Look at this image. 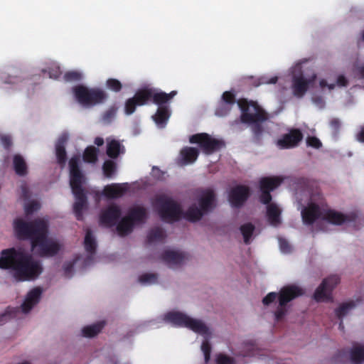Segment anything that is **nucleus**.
<instances>
[{"mask_svg": "<svg viewBox=\"0 0 364 364\" xmlns=\"http://www.w3.org/2000/svg\"><path fill=\"white\" fill-rule=\"evenodd\" d=\"M296 198L299 205L308 200L306 205L301 208V215L304 224H315L317 229L328 231L333 225H340L353 220L339 212L329 209L318 191H297Z\"/></svg>", "mask_w": 364, "mask_h": 364, "instance_id": "nucleus-1", "label": "nucleus"}, {"mask_svg": "<svg viewBox=\"0 0 364 364\" xmlns=\"http://www.w3.org/2000/svg\"><path fill=\"white\" fill-rule=\"evenodd\" d=\"M47 228V220L45 219L39 218L31 223H26L22 219H16L14 222L15 233L19 238L31 240L35 254L51 257L61 251L63 245L59 240L48 237Z\"/></svg>", "mask_w": 364, "mask_h": 364, "instance_id": "nucleus-2", "label": "nucleus"}, {"mask_svg": "<svg viewBox=\"0 0 364 364\" xmlns=\"http://www.w3.org/2000/svg\"><path fill=\"white\" fill-rule=\"evenodd\" d=\"M0 268L9 270L18 282L36 279L43 272L41 262L22 248H9L1 252Z\"/></svg>", "mask_w": 364, "mask_h": 364, "instance_id": "nucleus-3", "label": "nucleus"}, {"mask_svg": "<svg viewBox=\"0 0 364 364\" xmlns=\"http://www.w3.org/2000/svg\"><path fill=\"white\" fill-rule=\"evenodd\" d=\"M164 320L173 326H185L202 336L204 338L201 345V350L203 353L205 361L207 363L210 359V346L208 343L212 337L211 329L201 320L191 318L186 314L178 311H170L164 316Z\"/></svg>", "mask_w": 364, "mask_h": 364, "instance_id": "nucleus-4", "label": "nucleus"}, {"mask_svg": "<svg viewBox=\"0 0 364 364\" xmlns=\"http://www.w3.org/2000/svg\"><path fill=\"white\" fill-rule=\"evenodd\" d=\"M303 294V290L295 285H288L282 288L279 293L270 292L262 300L265 306L273 305L275 320L282 321L288 314V303Z\"/></svg>", "mask_w": 364, "mask_h": 364, "instance_id": "nucleus-5", "label": "nucleus"}, {"mask_svg": "<svg viewBox=\"0 0 364 364\" xmlns=\"http://www.w3.org/2000/svg\"><path fill=\"white\" fill-rule=\"evenodd\" d=\"M80 161V157L75 156L69 161L70 185L75 198L73 211L77 220L82 218V212L87 208V199L82 188L85 180L78 168Z\"/></svg>", "mask_w": 364, "mask_h": 364, "instance_id": "nucleus-6", "label": "nucleus"}, {"mask_svg": "<svg viewBox=\"0 0 364 364\" xmlns=\"http://www.w3.org/2000/svg\"><path fill=\"white\" fill-rule=\"evenodd\" d=\"M283 178L279 176L262 178L259 181L261 196L260 201L267 206V218L270 225L277 226L281 223V209L274 203H270L272 196L271 191L278 187Z\"/></svg>", "mask_w": 364, "mask_h": 364, "instance_id": "nucleus-7", "label": "nucleus"}, {"mask_svg": "<svg viewBox=\"0 0 364 364\" xmlns=\"http://www.w3.org/2000/svg\"><path fill=\"white\" fill-rule=\"evenodd\" d=\"M306 61H301L296 63L290 69L292 76L291 90L293 95L299 98L302 97L308 89L311 87L316 79V74L314 70L309 69L303 70L302 64Z\"/></svg>", "mask_w": 364, "mask_h": 364, "instance_id": "nucleus-8", "label": "nucleus"}, {"mask_svg": "<svg viewBox=\"0 0 364 364\" xmlns=\"http://www.w3.org/2000/svg\"><path fill=\"white\" fill-rule=\"evenodd\" d=\"M176 95V91H172L170 94H166L161 92H155V90L151 89L139 90L133 97L126 102L124 107L125 113L127 114H132L135 111L136 106L145 105L151 97L154 99V103L162 105L171 100Z\"/></svg>", "mask_w": 364, "mask_h": 364, "instance_id": "nucleus-9", "label": "nucleus"}, {"mask_svg": "<svg viewBox=\"0 0 364 364\" xmlns=\"http://www.w3.org/2000/svg\"><path fill=\"white\" fill-rule=\"evenodd\" d=\"M215 206V194L211 190H205L198 196V205H191L184 213L183 217L190 221H196Z\"/></svg>", "mask_w": 364, "mask_h": 364, "instance_id": "nucleus-10", "label": "nucleus"}, {"mask_svg": "<svg viewBox=\"0 0 364 364\" xmlns=\"http://www.w3.org/2000/svg\"><path fill=\"white\" fill-rule=\"evenodd\" d=\"M75 99L84 107H91L103 102L107 94L100 89H89L84 85H77L73 88Z\"/></svg>", "mask_w": 364, "mask_h": 364, "instance_id": "nucleus-11", "label": "nucleus"}, {"mask_svg": "<svg viewBox=\"0 0 364 364\" xmlns=\"http://www.w3.org/2000/svg\"><path fill=\"white\" fill-rule=\"evenodd\" d=\"M146 210L140 205L132 207L127 216L124 217L117 226V232L121 235L129 234L134 225L143 223L146 218Z\"/></svg>", "mask_w": 364, "mask_h": 364, "instance_id": "nucleus-12", "label": "nucleus"}, {"mask_svg": "<svg viewBox=\"0 0 364 364\" xmlns=\"http://www.w3.org/2000/svg\"><path fill=\"white\" fill-rule=\"evenodd\" d=\"M155 205L161 218L166 222H173L181 218V211L179 207L166 195L158 196Z\"/></svg>", "mask_w": 364, "mask_h": 364, "instance_id": "nucleus-13", "label": "nucleus"}, {"mask_svg": "<svg viewBox=\"0 0 364 364\" xmlns=\"http://www.w3.org/2000/svg\"><path fill=\"white\" fill-rule=\"evenodd\" d=\"M237 105L242 111V122L253 124L267 119L266 113L256 102L240 100L237 102Z\"/></svg>", "mask_w": 364, "mask_h": 364, "instance_id": "nucleus-14", "label": "nucleus"}, {"mask_svg": "<svg viewBox=\"0 0 364 364\" xmlns=\"http://www.w3.org/2000/svg\"><path fill=\"white\" fill-rule=\"evenodd\" d=\"M189 141L192 144H198L203 152L207 154H210L224 146L222 141L213 138L204 133L191 136Z\"/></svg>", "mask_w": 364, "mask_h": 364, "instance_id": "nucleus-15", "label": "nucleus"}, {"mask_svg": "<svg viewBox=\"0 0 364 364\" xmlns=\"http://www.w3.org/2000/svg\"><path fill=\"white\" fill-rule=\"evenodd\" d=\"M190 258L188 253L179 250L168 248L161 255L162 261L170 268H177L186 263Z\"/></svg>", "mask_w": 364, "mask_h": 364, "instance_id": "nucleus-16", "label": "nucleus"}, {"mask_svg": "<svg viewBox=\"0 0 364 364\" xmlns=\"http://www.w3.org/2000/svg\"><path fill=\"white\" fill-rule=\"evenodd\" d=\"M340 279L337 276H331L324 279L322 284L316 289L314 293V299L317 301H326L331 299L333 289L339 283Z\"/></svg>", "mask_w": 364, "mask_h": 364, "instance_id": "nucleus-17", "label": "nucleus"}, {"mask_svg": "<svg viewBox=\"0 0 364 364\" xmlns=\"http://www.w3.org/2000/svg\"><path fill=\"white\" fill-rule=\"evenodd\" d=\"M302 139L303 134L301 131L292 129L288 133L281 136L276 141V145L280 149H291L298 146Z\"/></svg>", "mask_w": 364, "mask_h": 364, "instance_id": "nucleus-18", "label": "nucleus"}, {"mask_svg": "<svg viewBox=\"0 0 364 364\" xmlns=\"http://www.w3.org/2000/svg\"><path fill=\"white\" fill-rule=\"evenodd\" d=\"M121 215V210L117 205H111L105 208L100 217V223L106 227H112L117 224Z\"/></svg>", "mask_w": 364, "mask_h": 364, "instance_id": "nucleus-19", "label": "nucleus"}, {"mask_svg": "<svg viewBox=\"0 0 364 364\" xmlns=\"http://www.w3.org/2000/svg\"><path fill=\"white\" fill-rule=\"evenodd\" d=\"M249 196V189L245 186L232 188L229 194V201L232 206L238 207L243 204Z\"/></svg>", "mask_w": 364, "mask_h": 364, "instance_id": "nucleus-20", "label": "nucleus"}, {"mask_svg": "<svg viewBox=\"0 0 364 364\" xmlns=\"http://www.w3.org/2000/svg\"><path fill=\"white\" fill-rule=\"evenodd\" d=\"M41 292L42 291L40 288H35L28 293L21 305L23 312L28 313L30 311V310L39 301Z\"/></svg>", "mask_w": 364, "mask_h": 364, "instance_id": "nucleus-21", "label": "nucleus"}, {"mask_svg": "<svg viewBox=\"0 0 364 364\" xmlns=\"http://www.w3.org/2000/svg\"><path fill=\"white\" fill-rule=\"evenodd\" d=\"M127 189V183H114L105 186L103 193L107 197L114 198L122 196Z\"/></svg>", "mask_w": 364, "mask_h": 364, "instance_id": "nucleus-22", "label": "nucleus"}, {"mask_svg": "<svg viewBox=\"0 0 364 364\" xmlns=\"http://www.w3.org/2000/svg\"><path fill=\"white\" fill-rule=\"evenodd\" d=\"M107 154L111 158H117L119 154H124V147L121 143L109 137L107 139Z\"/></svg>", "mask_w": 364, "mask_h": 364, "instance_id": "nucleus-23", "label": "nucleus"}, {"mask_svg": "<svg viewBox=\"0 0 364 364\" xmlns=\"http://www.w3.org/2000/svg\"><path fill=\"white\" fill-rule=\"evenodd\" d=\"M223 102L216 109L215 114L219 117L225 116L230 110V106L235 103L234 95L230 92H225L223 95Z\"/></svg>", "mask_w": 364, "mask_h": 364, "instance_id": "nucleus-24", "label": "nucleus"}, {"mask_svg": "<svg viewBox=\"0 0 364 364\" xmlns=\"http://www.w3.org/2000/svg\"><path fill=\"white\" fill-rule=\"evenodd\" d=\"M198 150L193 147H185L180 152V162L182 165L192 164L196 161Z\"/></svg>", "mask_w": 364, "mask_h": 364, "instance_id": "nucleus-25", "label": "nucleus"}, {"mask_svg": "<svg viewBox=\"0 0 364 364\" xmlns=\"http://www.w3.org/2000/svg\"><path fill=\"white\" fill-rule=\"evenodd\" d=\"M349 357L352 364H362L364 362V345L353 344L350 350Z\"/></svg>", "mask_w": 364, "mask_h": 364, "instance_id": "nucleus-26", "label": "nucleus"}, {"mask_svg": "<svg viewBox=\"0 0 364 364\" xmlns=\"http://www.w3.org/2000/svg\"><path fill=\"white\" fill-rule=\"evenodd\" d=\"M68 139L67 134H63L58 139L55 145L56 156L60 164H64L65 161L66 153L65 150V144Z\"/></svg>", "mask_w": 364, "mask_h": 364, "instance_id": "nucleus-27", "label": "nucleus"}, {"mask_svg": "<svg viewBox=\"0 0 364 364\" xmlns=\"http://www.w3.org/2000/svg\"><path fill=\"white\" fill-rule=\"evenodd\" d=\"M152 117L156 125L160 128H163L165 127L169 117L168 110L165 107H160Z\"/></svg>", "mask_w": 364, "mask_h": 364, "instance_id": "nucleus-28", "label": "nucleus"}, {"mask_svg": "<svg viewBox=\"0 0 364 364\" xmlns=\"http://www.w3.org/2000/svg\"><path fill=\"white\" fill-rule=\"evenodd\" d=\"M103 326L104 323L102 322L87 326L82 329V333L85 337L91 338L99 333Z\"/></svg>", "mask_w": 364, "mask_h": 364, "instance_id": "nucleus-29", "label": "nucleus"}, {"mask_svg": "<svg viewBox=\"0 0 364 364\" xmlns=\"http://www.w3.org/2000/svg\"><path fill=\"white\" fill-rule=\"evenodd\" d=\"M166 237L164 230L156 228L150 231L147 236V240L149 244H155L161 242Z\"/></svg>", "mask_w": 364, "mask_h": 364, "instance_id": "nucleus-30", "label": "nucleus"}, {"mask_svg": "<svg viewBox=\"0 0 364 364\" xmlns=\"http://www.w3.org/2000/svg\"><path fill=\"white\" fill-rule=\"evenodd\" d=\"M85 248L90 254L94 253L96 248V241L90 230H87L84 240Z\"/></svg>", "mask_w": 364, "mask_h": 364, "instance_id": "nucleus-31", "label": "nucleus"}, {"mask_svg": "<svg viewBox=\"0 0 364 364\" xmlns=\"http://www.w3.org/2000/svg\"><path fill=\"white\" fill-rule=\"evenodd\" d=\"M255 226L250 223H245L240 227V231L243 236L244 242L248 244L252 240Z\"/></svg>", "mask_w": 364, "mask_h": 364, "instance_id": "nucleus-32", "label": "nucleus"}, {"mask_svg": "<svg viewBox=\"0 0 364 364\" xmlns=\"http://www.w3.org/2000/svg\"><path fill=\"white\" fill-rule=\"evenodd\" d=\"M14 169L18 175H24L26 173V164L24 159L19 155L14 157Z\"/></svg>", "mask_w": 364, "mask_h": 364, "instance_id": "nucleus-33", "label": "nucleus"}, {"mask_svg": "<svg viewBox=\"0 0 364 364\" xmlns=\"http://www.w3.org/2000/svg\"><path fill=\"white\" fill-rule=\"evenodd\" d=\"M354 305L353 302L345 303L341 304L338 309H336L335 313L339 319H342L344 316L348 314L353 309Z\"/></svg>", "mask_w": 364, "mask_h": 364, "instance_id": "nucleus-34", "label": "nucleus"}, {"mask_svg": "<svg viewBox=\"0 0 364 364\" xmlns=\"http://www.w3.org/2000/svg\"><path fill=\"white\" fill-rule=\"evenodd\" d=\"M82 263H83L84 266L88 265L90 264V259H88L86 261H82V259L78 257V258L75 259L73 262H69L65 263L64 265V267H63L65 274L67 277H70L72 274V269H73V265L77 264H81Z\"/></svg>", "mask_w": 364, "mask_h": 364, "instance_id": "nucleus-35", "label": "nucleus"}, {"mask_svg": "<svg viewBox=\"0 0 364 364\" xmlns=\"http://www.w3.org/2000/svg\"><path fill=\"white\" fill-rule=\"evenodd\" d=\"M97 151L94 146L87 147L84 153V160L89 163H95L97 159Z\"/></svg>", "mask_w": 364, "mask_h": 364, "instance_id": "nucleus-36", "label": "nucleus"}, {"mask_svg": "<svg viewBox=\"0 0 364 364\" xmlns=\"http://www.w3.org/2000/svg\"><path fill=\"white\" fill-rule=\"evenodd\" d=\"M104 175L107 178H111L116 172V164L111 160H107L104 163L103 167Z\"/></svg>", "mask_w": 364, "mask_h": 364, "instance_id": "nucleus-37", "label": "nucleus"}, {"mask_svg": "<svg viewBox=\"0 0 364 364\" xmlns=\"http://www.w3.org/2000/svg\"><path fill=\"white\" fill-rule=\"evenodd\" d=\"M157 276L155 274H144L139 277V282L142 285H151L157 282Z\"/></svg>", "mask_w": 364, "mask_h": 364, "instance_id": "nucleus-38", "label": "nucleus"}, {"mask_svg": "<svg viewBox=\"0 0 364 364\" xmlns=\"http://www.w3.org/2000/svg\"><path fill=\"white\" fill-rule=\"evenodd\" d=\"M83 75L81 72L77 70H73L68 72L64 75V80L66 82L77 81L82 79Z\"/></svg>", "mask_w": 364, "mask_h": 364, "instance_id": "nucleus-39", "label": "nucleus"}, {"mask_svg": "<svg viewBox=\"0 0 364 364\" xmlns=\"http://www.w3.org/2000/svg\"><path fill=\"white\" fill-rule=\"evenodd\" d=\"M106 85L109 89L114 92H118L122 88L121 82L116 79L111 78L107 80Z\"/></svg>", "mask_w": 364, "mask_h": 364, "instance_id": "nucleus-40", "label": "nucleus"}, {"mask_svg": "<svg viewBox=\"0 0 364 364\" xmlns=\"http://www.w3.org/2000/svg\"><path fill=\"white\" fill-rule=\"evenodd\" d=\"M306 144L309 146H311L315 149H319L322 146L321 141L315 136H308L306 138Z\"/></svg>", "mask_w": 364, "mask_h": 364, "instance_id": "nucleus-41", "label": "nucleus"}, {"mask_svg": "<svg viewBox=\"0 0 364 364\" xmlns=\"http://www.w3.org/2000/svg\"><path fill=\"white\" fill-rule=\"evenodd\" d=\"M40 208L39 203L36 201H32L29 203H26L24 205L25 212L26 214H30L35 210H37Z\"/></svg>", "mask_w": 364, "mask_h": 364, "instance_id": "nucleus-42", "label": "nucleus"}, {"mask_svg": "<svg viewBox=\"0 0 364 364\" xmlns=\"http://www.w3.org/2000/svg\"><path fill=\"white\" fill-rule=\"evenodd\" d=\"M117 109L114 107L110 108L103 116L102 120L105 123H109L115 117Z\"/></svg>", "mask_w": 364, "mask_h": 364, "instance_id": "nucleus-43", "label": "nucleus"}, {"mask_svg": "<svg viewBox=\"0 0 364 364\" xmlns=\"http://www.w3.org/2000/svg\"><path fill=\"white\" fill-rule=\"evenodd\" d=\"M52 66L53 67L48 71L49 77L50 78L57 79L61 74V71L60 70V68L57 64L53 63Z\"/></svg>", "mask_w": 364, "mask_h": 364, "instance_id": "nucleus-44", "label": "nucleus"}, {"mask_svg": "<svg viewBox=\"0 0 364 364\" xmlns=\"http://www.w3.org/2000/svg\"><path fill=\"white\" fill-rule=\"evenodd\" d=\"M336 85L333 82H330L325 79H321L319 80V87L322 90H325L327 88L329 91L334 89Z\"/></svg>", "mask_w": 364, "mask_h": 364, "instance_id": "nucleus-45", "label": "nucleus"}, {"mask_svg": "<svg viewBox=\"0 0 364 364\" xmlns=\"http://www.w3.org/2000/svg\"><path fill=\"white\" fill-rule=\"evenodd\" d=\"M217 364H233V360L225 355L220 354L216 358Z\"/></svg>", "mask_w": 364, "mask_h": 364, "instance_id": "nucleus-46", "label": "nucleus"}, {"mask_svg": "<svg viewBox=\"0 0 364 364\" xmlns=\"http://www.w3.org/2000/svg\"><path fill=\"white\" fill-rule=\"evenodd\" d=\"M279 247L280 250L283 253H289L291 251V246L288 243V242L282 238L279 239Z\"/></svg>", "mask_w": 364, "mask_h": 364, "instance_id": "nucleus-47", "label": "nucleus"}, {"mask_svg": "<svg viewBox=\"0 0 364 364\" xmlns=\"http://www.w3.org/2000/svg\"><path fill=\"white\" fill-rule=\"evenodd\" d=\"M278 80V77L277 76L274 77H267L263 76L260 78V82L259 84H275Z\"/></svg>", "mask_w": 364, "mask_h": 364, "instance_id": "nucleus-48", "label": "nucleus"}, {"mask_svg": "<svg viewBox=\"0 0 364 364\" xmlns=\"http://www.w3.org/2000/svg\"><path fill=\"white\" fill-rule=\"evenodd\" d=\"M151 174L154 177L156 178L157 179H162L164 173L159 170L158 168L154 167L152 168Z\"/></svg>", "mask_w": 364, "mask_h": 364, "instance_id": "nucleus-49", "label": "nucleus"}, {"mask_svg": "<svg viewBox=\"0 0 364 364\" xmlns=\"http://www.w3.org/2000/svg\"><path fill=\"white\" fill-rule=\"evenodd\" d=\"M348 84V81L346 79V77L343 75H339L338 77H337V80H336V85L339 87H344V86H346Z\"/></svg>", "mask_w": 364, "mask_h": 364, "instance_id": "nucleus-50", "label": "nucleus"}, {"mask_svg": "<svg viewBox=\"0 0 364 364\" xmlns=\"http://www.w3.org/2000/svg\"><path fill=\"white\" fill-rule=\"evenodd\" d=\"M0 138H1V140L2 142V144L5 147H9L11 145V138L9 136L2 135L0 136Z\"/></svg>", "mask_w": 364, "mask_h": 364, "instance_id": "nucleus-51", "label": "nucleus"}, {"mask_svg": "<svg viewBox=\"0 0 364 364\" xmlns=\"http://www.w3.org/2000/svg\"><path fill=\"white\" fill-rule=\"evenodd\" d=\"M312 101L318 108H322L324 106V102L321 98L313 97Z\"/></svg>", "mask_w": 364, "mask_h": 364, "instance_id": "nucleus-52", "label": "nucleus"}, {"mask_svg": "<svg viewBox=\"0 0 364 364\" xmlns=\"http://www.w3.org/2000/svg\"><path fill=\"white\" fill-rule=\"evenodd\" d=\"M358 140L364 143V127H362L360 133L357 136Z\"/></svg>", "mask_w": 364, "mask_h": 364, "instance_id": "nucleus-53", "label": "nucleus"}, {"mask_svg": "<svg viewBox=\"0 0 364 364\" xmlns=\"http://www.w3.org/2000/svg\"><path fill=\"white\" fill-rule=\"evenodd\" d=\"M95 144L97 146H100L103 145L104 139L102 137H97L95 139Z\"/></svg>", "mask_w": 364, "mask_h": 364, "instance_id": "nucleus-54", "label": "nucleus"}, {"mask_svg": "<svg viewBox=\"0 0 364 364\" xmlns=\"http://www.w3.org/2000/svg\"><path fill=\"white\" fill-rule=\"evenodd\" d=\"M21 191H22V194L23 196L25 197V198H27L28 196H27V188L25 186H21Z\"/></svg>", "mask_w": 364, "mask_h": 364, "instance_id": "nucleus-55", "label": "nucleus"}, {"mask_svg": "<svg viewBox=\"0 0 364 364\" xmlns=\"http://www.w3.org/2000/svg\"><path fill=\"white\" fill-rule=\"evenodd\" d=\"M358 70H359L360 77H364V66L360 68Z\"/></svg>", "mask_w": 364, "mask_h": 364, "instance_id": "nucleus-56", "label": "nucleus"}, {"mask_svg": "<svg viewBox=\"0 0 364 364\" xmlns=\"http://www.w3.org/2000/svg\"><path fill=\"white\" fill-rule=\"evenodd\" d=\"M339 328H343V323H342V322H341V323H340V324H339Z\"/></svg>", "mask_w": 364, "mask_h": 364, "instance_id": "nucleus-57", "label": "nucleus"}, {"mask_svg": "<svg viewBox=\"0 0 364 364\" xmlns=\"http://www.w3.org/2000/svg\"><path fill=\"white\" fill-rule=\"evenodd\" d=\"M363 41H364V31H363Z\"/></svg>", "mask_w": 364, "mask_h": 364, "instance_id": "nucleus-58", "label": "nucleus"}]
</instances>
